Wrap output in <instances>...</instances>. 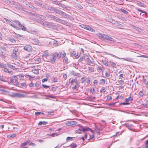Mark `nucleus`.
<instances>
[{"mask_svg":"<svg viewBox=\"0 0 148 148\" xmlns=\"http://www.w3.org/2000/svg\"><path fill=\"white\" fill-rule=\"evenodd\" d=\"M13 21L19 27L17 26L14 23L9 20V23L11 26L15 28L16 30H20L21 29L23 31H27L26 27L23 25L22 24L18 21L14 20Z\"/></svg>","mask_w":148,"mask_h":148,"instance_id":"obj_1","label":"nucleus"},{"mask_svg":"<svg viewBox=\"0 0 148 148\" xmlns=\"http://www.w3.org/2000/svg\"><path fill=\"white\" fill-rule=\"evenodd\" d=\"M97 35L101 39L108 42H114L115 41L114 38L105 34L99 33L97 34Z\"/></svg>","mask_w":148,"mask_h":148,"instance_id":"obj_2","label":"nucleus"},{"mask_svg":"<svg viewBox=\"0 0 148 148\" xmlns=\"http://www.w3.org/2000/svg\"><path fill=\"white\" fill-rule=\"evenodd\" d=\"M89 130L92 133V130L91 129H90L89 127H84L82 126L80 127V128L78 130L76 131L77 133H80V131H83L84 132L86 131H88Z\"/></svg>","mask_w":148,"mask_h":148,"instance_id":"obj_3","label":"nucleus"},{"mask_svg":"<svg viewBox=\"0 0 148 148\" xmlns=\"http://www.w3.org/2000/svg\"><path fill=\"white\" fill-rule=\"evenodd\" d=\"M56 55L54 53L53 54L49 55L48 56V58L49 59H49H47V60L48 61V62H49L52 64L54 63L55 62V60L56 59Z\"/></svg>","mask_w":148,"mask_h":148,"instance_id":"obj_4","label":"nucleus"},{"mask_svg":"<svg viewBox=\"0 0 148 148\" xmlns=\"http://www.w3.org/2000/svg\"><path fill=\"white\" fill-rule=\"evenodd\" d=\"M25 94L18 93H13L12 96L14 97L23 98L25 97Z\"/></svg>","mask_w":148,"mask_h":148,"instance_id":"obj_5","label":"nucleus"},{"mask_svg":"<svg viewBox=\"0 0 148 148\" xmlns=\"http://www.w3.org/2000/svg\"><path fill=\"white\" fill-rule=\"evenodd\" d=\"M55 8L51 7H49L48 6H46L45 10L48 12L50 13H54Z\"/></svg>","mask_w":148,"mask_h":148,"instance_id":"obj_6","label":"nucleus"},{"mask_svg":"<svg viewBox=\"0 0 148 148\" xmlns=\"http://www.w3.org/2000/svg\"><path fill=\"white\" fill-rule=\"evenodd\" d=\"M18 50L17 49H14L13 51V53L12 54L11 56L13 58L15 59H17L16 53L18 52Z\"/></svg>","mask_w":148,"mask_h":148,"instance_id":"obj_7","label":"nucleus"},{"mask_svg":"<svg viewBox=\"0 0 148 148\" xmlns=\"http://www.w3.org/2000/svg\"><path fill=\"white\" fill-rule=\"evenodd\" d=\"M5 52V50L3 48H0V55L2 58H4L6 57Z\"/></svg>","mask_w":148,"mask_h":148,"instance_id":"obj_8","label":"nucleus"},{"mask_svg":"<svg viewBox=\"0 0 148 148\" xmlns=\"http://www.w3.org/2000/svg\"><path fill=\"white\" fill-rule=\"evenodd\" d=\"M48 52L47 51H45L44 53L42 55V57L43 58L44 60L46 61H48L47 60V57L48 58L49 56L48 55Z\"/></svg>","mask_w":148,"mask_h":148,"instance_id":"obj_9","label":"nucleus"},{"mask_svg":"<svg viewBox=\"0 0 148 148\" xmlns=\"http://www.w3.org/2000/svg\"><path fill=\"white\" fill-rule=\"evenodd\" d=\"M93 72L94 71V69H97V71L99 72H100L101 71H102V70L101 68V67L99 66H98L97 64H94V65H93Z\"/></svg>","mask_w":148,"mask_h":148,"instance_id":"obj_10","label":"nucleus"},{"mask_svg":"<svg viewBox=\"0 0 148 148\" xmlns=\"http://www.w3.org/2000/svg\"><path fill=\"white\" fill-rule=\"evenodd\" d=\"M77 123V122L75 121H72L66 123V125L67 126L73 127L74 125H76Z\"/></svg>","mask_w":148,"mask_h":148,"instance_id":"obj_11","label":"nucleus"},{"mask_svg":"<svg viewBox=\"0 0 148 148\" xmlns=\"http://www.w3.org/2000/svg\"><path fill=\"white\" fill-rule=\"evenodd\" d=\"M26 51H32V47L29 45H27L23 48Z\"/></svg>","mask_w":148,"mask_h":148,"instance_id":"obj_12","label":"nucleus"},{"mask_svg":"<svg viewBox=\"0 0 148 148\" xmlns=\"http://www.w3.org/2000/svg\"><path fill=\"white\" fill-rule=\"evenodd\" d=\"M85 57L87 58V59H88V57L86 55L85 56H84L83 57L82 56L79 59L78 61L79 62H82V61H84L85 60Z\"/></svg>","mask_w":148,"mask_h":148,"instance_id":"obj_13","label":"nucleus"},{"mask_svg":"<svg viewBox=\"0 0 148 148\" xmlns=\"http://www.w3.org/2000/svg\"><path fill=\"white\" fill-rule=\"evenodd\" d=\"M16 136V134H11L7 135V137L9 138H12Z\"/></svg>","mask_w":148,"mask_h":148,"instance_id":"obj_14","label":"nucleus"},{"mask_svg":"<svg viewBox=\"0 0 148 148\" xmlns=\"http://www.w3.org/2000/svg\"><path fill=\"white\" fill-rule=\"evenodd\" d=\"M68 14L66 13L61 11L60 15L64 18H66Z\"/></svg>","mask_w":148,"mask_h":148,"instance_id":"obj_15","label":"nucleus"},{"mask_svg":"<svg viewBox=\"0 0 148 148\" xmlns=\"http://www.w3.org/2000/svg\"><path fill=\"white\" fill-rule=\"evenodd\" d=\"M61 12V11L60 10L57 9L56 8H55L54 13H55L56 14H58L60 15Z\"/></svg>","mask_w":148,"mask_h":148,"instance_id":"obj_16","label":"nucleus"},{"mask_svg":"<svg viewBox=\"0 0 148 148\" xmlns=\"http://www.w3.org/2000/svg\"><path fill=\"white\" fill-rule=\"evenodd\" d=\"M110 71H108L106 72L105 73V77L109 79L110 78Z\"/></svg>","mask_w":148,"mask_h":148,"instance_id":"obj_17","label":"nucleus"},{"mask_svg":"<svg viewBox=\"0 0 148 148\" xmlns=\"http://www.w3.org/2000/svg\"><path fill=\"white\" fill-rule=\"evenodd\" d=\"M9 40L12 43H15L16 42L15 39L12 36L8 38Z\"/></svg>","mask_w":148,"mask_h":148,"instance_id":"obj_18","label":"nucleus"},{"mask_svg":"<svg viewBox=\"0 0 148 148\" xmlns=\"http://www.w3.org/2000/svg\"><path fill=\"white\" fill-rule=\"evenodd\" d=\"M48 123L46 121H40L38 123L39 125H46Z\"/></svg>","mask_w":148,"mask_h":148,"instance_id":"obj_19","label":"nucleus"},{"mask_svg":"<svg viewBox=\"0 0 148 148\" xmlns=\"http://www.w3.org/2000/svg\"><path fill=\"white\" fill-rule=\"evenodd\" d=\"M110 65L109 66V67L112 66L113 68L115 67L116 68V67H115L116 66V64L113 62H110Z\"/></svg>","mask_w":148,"mask_h":148,"instance_id":"obj_20","label":"nucleus"},{"mask_svg":"<svg viewBox=\"0 0 148 148\" xmlns=\"http://www.w3.org/2000/svg\"><path fill=\"white\" fill-rule=\"evenodd\" d=\"M60 53V56L61 58H64L66 56V53L65 52L63 51L62 52L59 53Z\"/></svg>","mask_w":148,"mask_h":148,"instance_id":"obj_21","label":"nucleus"},{"mask_svg":"<svg viewBox=\"0 0 148 148\" xmlns=\"http://www.w3.org/2000/svg\"><path fill=\"white\" fill-rule=\"evenodd\" d=\"M60 6L62 8H64L67 10H69V9H68V7H67L66 5H64V4L60 3Z\"/></svg>","mask_w":148,"mask_h":148,"instance_id":"obj_22","label":"nucleus"},{"mask_svg":"<svg viewBox=\"0 0 148 148\" xmlns=\"http://www.w3.org/2000/svg\"><path fill=\"white\" fill-rule=\"evenodd\" d=\"M40 7L42 8H45H45L47 5H44V4L40 2V4H39V5Z\"/></svg>","mask_w":148,"mask_h":148,"instance_id":"obj_23","label":"nucleus"},{"mask_svg":"<svg viewBox=\"0 0 148 148\" xmlns=\"http://www.w3.org/2000/svg\"><path fill=\"white\" fill-rule=\"evenodd\" d=\"M33 43L34 44H37L39 43V41L37 39H33Z\"/></svg>","mask_w":148,"mask_h":148,"instance_id":"obj_24","label":"nucleus"},{"mask_svg":"<svg viewBox=\"0 0 148 148\" xmlns=\"http://www.w3.org/2000/svg\"><path fill=\"white\" fill-rule=\"evenodd\" d=\"M3 71L4 72L6 73H11V74H12V71H9L8 69L6 68H4L3 69Z\"/></svg>","mask_w":148,"mask_h":148,"instance_id":"obj_25","label":"nucleus"},{"mask_svg":"<svg viewBox=\"0 0 148 148\" xmlns=\"http://www.w3.org/2000/svg\"><path fill=\"white\" fill-rule=\"evenodd\" d=\"M51 23H50L45 21V24L44 26H47L48 27H50Z\"/></svg>","mask_w":148,"mask_h":148,"instance_id":"obj_26","label":"nucleus"},{"mask_svg":"<svg viewBox=\"0 0 148 148\" xmlns=\"http://www.w3.org/2000/svg\"><path fill=\"white\" fill-rule=\"evenodd\" d=\"M55 54H56V58H57L58 59H59L60 58H61V56H60V53H54Z\"/></svg>","mask_w":148,"mask_h":148,"instance_id":"obj_27","label":"nucleus"},{"mask_svg":"<svg viewBox=\"0 0 148 148\" xmlns=\"http://www.w3.org/2000/svg\"><path fill=\"white\" fill-rule=\"evenodd\" d=\"M8 65L9 67L13 70L15 69L16 68L14 66H13L10 64H8Z\"/></svg>","mask_w":148,"mask_h":148,"instance_id":"obj_28","label":"nucleus"},{"mask_svg":"<svg viewBox=\"0 0 148 148\" xmlns=\"http://www.w3.org/2000/svg\"><path fill=\"white\" fill-rule=\"evenodd\" d=\"M57 18L58 17H57L54 16L53 15H51L50 18H52V19H53L55 21H56Z\"/></svg>","mask_w":148,"mask_h":148,"instance_id":"obj_29","label":"nucleus"},{"mask_svg":"<svg viewBox=\"0 0 148 148\" xmlns=\"http://www.w3.org/2000/svg\"><path fill=\"white\" fill-rule=\"evenodd\" d=\"M63 62H64L65 63H69L68 62V58L66 57L64 58V59L63 60Z\"/></svg>","mask_w":148,"mask_h":148,"instance_id":"obj_30","label":"nucleus"},{"mask_svg":"<svg viewBox=\"0 0 148 148\" xmlns=\"http://www.w3.org/2000/svg\"><path fill=\"white\" fill-rule=\"evenodd\" d=\"M71 73L73 75L75 76H79L80 75L79 73H77L76 72L73 71L71 72Z\"/></svg>","mask_w":148,"mask_h":148,"instance_id":"obj_31","label":"nucleus"},{"mask_svg":"<svg viewBox=\"0 0 148 148\" xmlns=\"http://www.w3.org/2000/svg\"><path fill=\"white\" fill-rule=\"evenodd\" d=\"M49 27L52 28L53 29L56 30V27L55 25L51 24Z\"/></svg>","mask_w":148,"mask_h":148,"instance_id":"obj_32","label":"nucleus"},{"mask_svg":"<svg viewBox=\"0 0 148 148\" xmlns=\"http://www.w3.org/2000/svg\"><path fill=\"white\" fill-rule=\"evenodd\" d=\"M121 11L122 12L126 14H128L129 13L128 12L126 11L125 10H124L123 9H121Z\"/></svg>","mask_w":148,"mask_h":148,"instance_id":"obj_33","label":"nucleus"},{"mask_svg":"<svg viewBox=\"0 0 148 148\" xmlns=\"http://www.w3.org/2000/svg\"><path fill=\"white\" fill-rule=\"evenodd\" d=\"M86 77H82L81 78L80 80V81L82 83H83L86 80Z\"/></svg>","mask_w":148,"mask_h":148,"instance_id":"obj_34","label":"nucleus"},{"mask_svg":"<svg viewBox=\"0 0 148 148\" xmlns=\"http://www.w3.org/2000/svg\"><path fill=\"white\" fill-rule=\"evenodd\" d=\"M66 18H68L69 20H73L74 19L71 16L68 14L67 16V17Z\"/></svg>","mask_w":148,"mask_h":148,"instance_id":"obj_35","label":"nucleus"},{"mask_svg":"<svg viewBox=\"0 0 148 148\" xmlns=\"http://www.w3.org/2000/svg\"><path fill=\"white\" fill-rule=\"evenodd\" d=\"M132 100V98L131 97H129L128 98H126L125 99V101L126 102L129 101H130Z\"/></svg>","mask_w":148,"mask_h":148,"instance_id":"obj_36","label":"nucleus"},{"mask_svg":"<svg viewBox=\"0 0 148 148\" xmlns=\"http://www.w3.org/2000/svg\"><path fill=\"white\" fill-rule=\"evenodd\" d=\"M110 62H108V61H105L103 63V64L106 66H109L110 65Z\"/></svg>","mask_w":148,"mask_h":148,"instance_id":"obj_37","label":"nucleus"},{"mask_svg":"<svg viewBox=\"0 0 148 148\" xmlns=\"http://www.w3.org/2000/svg\"><path fill=\"white\" fill-rule=\"evenodd\" d=\"M100 83L102 85H103L105 83L106 81L104 79H101L100 80Z\"/></svg>","mask_w":148,"mask_h":148,"instance_id":"obj_38","label":"nucleus"},{"mask_svg":"<svg viewBox=\"0 0 148 148\" xmlns=\"http://www.w3.org/2000/svg\"><path fill=\"white\" fill-rule=\"evenodd\" d=\"M85 29H86L88 30H90L91 31H92V29L91 27L89 26H86V27L85 28Z\"/></svg>","mask_w":148,"mask_h":148,"instance_id":"obj_39","label":"nucleus"},{"mask_svg":"<svg viewBox=\"0 0 148 148\" xmlns=\"http://www.w3.org/2000/svg\"><path fill=\"white\" fill-rule=\"evenodd\" d=\"M0 80H1L2 81L6 82V81L5 79L3 77V76H0Z\"/></svg>","mask_w":148,"mask_h":148,"instance_id":"obj_40","label":"nucleus"},{"mask_svg":"<svg viewBox=\"0 0 148 148\" xmlns=\"http://www.w3.org/2000/svg\"><path fill=\"white\" fill-rule=\"evenodd\" d=\"M62 20L58 17L56 20V21L57 22H59L61 23Z\"/></svg>","mask_w":148,"mask_h":148,"instance_id":"obj_41","label":"nucleus"},{"mask_svg":"<svg viewBox=\"0 0 148 148\" xmlns=\"http://www.w3.org/2000/svg\"><path fill=\"white\" fill-rule=\"evenodd\" d=\"M14 85L19 86V85L20 83L18 82L16 80L14 82Z\"/></svg>","mask_w":148,"mask_h":148,"instance_id":"obj_42","label":"nucleus"},{"mask_svg":"<svg viewBox=\"0 0 148 148\" xmlns=\"http://www.w3.org/2000/svg\"><path fill=\"white\" fill-rule=\"evenodd\" d=\"M79 86L77 85H75L74 87H72V89H73L76 90H77V88H78Z\"/></svg>","mask_w":148,"mask_h":148,"instance_id":"obj_43","label":"nucleus"},{"mask_svg":"<svg viewBox=\"0 0 148 148\" xmlns=\"http://www.w3.org/2000/svg\"><path fill=\"white\" fill-rule=\"evenodd\" d=\"M122 59L129 62H131L132 60V59L131 58H122Z\"/></svg>","mask_w":148,"mask_h":148,"instance_id":"obj_44","label":"nucleus"},{"mask_svg":"<svg viewBox=\"0 0 148 148\" xmlns=\"http://www.w3.org/2000/svg\"><path fill=\"white\" fill-rule=\"evenodd\" d=\"M76 5L80 9H83V8L82 6V5L81 4H79V3H77Z\"/></svg>","mask_w":148,"mask_h":148,"instance_id":"obj_45","label":"nucleus"},{"mask_svg":"<svg viewBox=\"0 0 148 148\" xmlns=\"http://www.w3.org/2000/svg\"><path fill=\"white\" fill-rule=\"evenodd\" d=\"M61 23L64 25H67L68 24V23L65 21L63 20Z\"/></svg>","mask_w":148,"mask_h":148,"instance_id":"obj_46","label":"nucleus"},{"mask_svg":"<svg viewBox=\"0 0 148 148\" xmlns=\"http://www.w3.org/2000/svg\"><path fill=\"white\" fill-rule=\"evenodd\" d=\"M71 147L72 148H75L77 146V145L75 143H73L72 144H71Z\"/></svg>","mask_w":148,"mask_h":148,"instance_id":"obj_47","label":"nucleus"},{"mask_svg":"<svg viewBox=\"0 0 148 148\" xmlns=\"http://www.w3.org/2000/svg\"><path fill=\"white\" fill-rule=\"evenodd\" d=\"M101 92H106V89L104 87H102L101 88V89L100 90Z\"/></svg>","mask_w":148,"mask_h":148,"instance_id":"obj_48","label":"nucleus"},{"mask_svg":"<svg viewBox=\"0 0 148 148\" xmlns=\"http://www.w3.org/2000/svg\"><path fill=\"white\" fill-rule=\"evenodd\" d=\"M136 8L137 9V10L138 11L140 12H141L142 13H145L146 14H147L146 12H145L143 11L142 10H140L138 8Z\"/></svg>","mask_w":148,"mask_h":148,"instance_id":"obj_49","label":"nucleus"},{"mask_svg":"<svg viewBox=\"0 0 148 148\" xmlns=\"http://www.w3.org/2000/svg\"><path fill=\"white\" fill-rule=\"evenodd\" d=\"M116 103V102L109 103L108 104V105L109 106H114V105Z\"/></svg>","mask_w":148,"mask_h":148,"instance_id":"obj_50","label":"nucleus"},{"mask_svg":"<svg viewBox=\"0 0 148 148\" xmlns=\"http://www.w3.org/2000/svg\"><path fill=\"white\" fill-rule=\"evenodd\" d=\"M34 2L35 4L36 5H38L39 4H40V1H34Z\"/></svg>","mask_w":148,"mask_h":148,"instance_id":"obj_51","label":"nucleus"},{"mask_svg":"<svg viewBox=\"0 0 148 148\" xmlns=\"http://www.w3.org/2000/svg\"><path fill=\"white\" fill-rule=\"evenodd\" d=\"M37 16L41 19H44V17L43 16L40 14L37 15Z\"/></svg>","mask_w":148,"mask_h":148,"instance_id":"obj_52","label":"nucleus"},{"mask_svg":"<svg viewBox=\"0 0 148 148\" xmlns=\"http://www.w3.org/2000/svg\"><path fill=\"white\" fill-rule=\"evenodd\" d=\"M60 3H60L58 2V1H54V3L55 4L58 5H59V6L60 4Z\"/></svg>","mask_w":148,"mask_h":148,"instance_id":"obj_53","label":"nucleus"},{"mask_svg":"<svg viewBox=\"0 0 148 148\" xmlns=\"http://www.w3.org/2000/svg\"><path fill=\"white\" fill-rule=\"evenodd\" d=\"M15 36L17 38H18L19 37H21V35L19 34H18L16 33H15Z\"/></svg>","mask_w":148,"mask_h":148,"instance_id":"obj_54","label":"nucleus"},{"mask_svg":"<svg viewBox=\"0 0 148 148\" xmlns=\"http://www.w3.org/2000/svg\"><path fill=\"white\" fill-rule=\"evenodd\" d=\"M112 99V97L111 96H109V95H108L107 96V100H111Z\"/></svg>","mask_w":148,"mask_h":148,"instance_id":"obj_55","label":"nucleus"},{"mask_svg":"<svg viewBox=\"0 0 148 148\" xmlns=\"http://www.w3.org/2000/svg\"><path fill=\"white\" fill-rule=\"evenodd\" d=\"M35 86L36 87H38L39 86V82H37L35 84Z\"/></svg>","mask_w":148,"mask_h":148,"instance_id":"obj_56","label":"nucleus"},{"mask_svg":"<svg viewBox=\"0 0 148 148\" xmlns=\"http://www.w3.org/2000/svg\"><path fill=\"white\" fill-rule=\"evenodd\" d=\"M137 4L141 6H143V4L140 2L138 1Z\"/></svg>","mask_w":148,"mask_h":148,"instance_id":"obj_57","label":"nucleus"},{"mask_svg":"<svg viewBox=\"0 0 148 148\" xmlns=\"http://www.w3.org/2000/svg\"><path fill=\"white\" fill-rule=\"evenodd\" d=\"M116 21H115L113 19H112L110 20V22L112 23L113 24L115 25V24L116 23Z\"/></svg>","mask_w":148,"mask_h":148,"instance_id":"obj_58","label":"nucleus"},{"mask_svg":"<svg viewBox=\"0 0 148 148\" xmlns=\"http://www.w3.org/2000/svg\"><path fill=\"white\" fill-rule=\"evenodd\" d=\"M53 81L54 82H57L58 81V79H57V78L55 77H53Z\"/></svg>","mask_w":148,"mask_h":148,"instance_id":"obj_59","label":"nucleus"},{"mask_svg":"<svg viewBox=\"0 0 148 148\" xmlns=\"http://www.w3.org/2000/svg\"><path fill=\"white\" fill-rule=\"evenodd\" d=\"M42 86L45 88H49V86H46V85H45L44 84H42Z\"/></svg>","mask_w":148,"mask_h":148,"instance_id":"obj_60","label":"nucleus"},{"mask_svg":"<svg viewBox=\"0 0 148 148\" xmlns=\"http://www.w3.org/2000/svg\"><path fill=\"white\" fill-rule=\"evenodd\" d=\"M27 144V143L26 142H25L21 145V147H22L26 145Z\"/></svg>","mask_w":148,"mask_h":148,"instance_id":"obj_61","label":"nucleus"},{"mask_svg":"<svg viewBox=\"0 0 148 148\" xmlns=\"http://www.w3.org/2000/svg\"><path fill=\"white\" fill-rule=\"evenodd\" d=\"M76 52L74 51H72V52L71 53V56H75V55Z\"/></svg>","mask_w":148,"mask_h":148,"instance_id":"obj_62","label":"nucleus"},{"mask_svg":"<svg viewBox=\"0 0 148 148\" xmlns=\"http://www.w3.org/2000/svg\"><path fill=\"white\" fill-rule=\"evenodd\" d=\"M73 138L72 137H68L66 138V140L68 141L69 140H71Z\"/></svg>","mask_w":148,"mask_h":148,"instance_id":"obj_63","label":"nucleus"},{"mask_svg":"<svg viewBox=\"0 0 148 148\" xmlns=\"http://www.w3.org/2000/svg\"><path fill=\"white\" fill-rule=\"evenodd\" d=\"M134 29L137 31H139L140 29L136 27H134Z\"/></svg>","mask_w":148,"mask_h":148,"instance_id":"obj_64","label":"nucleus"}]
</instances>
